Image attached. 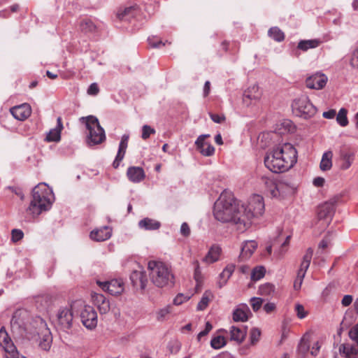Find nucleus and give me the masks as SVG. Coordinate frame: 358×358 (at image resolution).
I'll return each instance as SVG.
<instances>
[{
  "label": "nucleus",
  "mask_w": 358,
  "mask_h": 358,
  "mask_svg": "<svg viewBox=\"0 0 358 358\" xmlns=\"http://www.w3.org/2000/svg\"><path fill=\"white\" fill-rule=\"evenodd\" d=\"M241 203L230 191L224 190L215 201L213 208L215 218L222 223H231L241 232L245 231V220L242 218Z\"/></svg>",
  "instance_id": "nucleus-1"
},
{
  "label": "nucleus",
  "mask_w": 358,
  "mask_h": 358,
  "mask_svg": "<svg viewBox=\"0 0 358 358\" xmlns=\"http://www.w3.org/2000/svg\"><path fill=\"white\" fill-rule=\"evenodd\" d=\"M266 167L273 173H282L297 162V151L291 143L279 144L270 149L264 157Z\"/></svg>",
  "instance_id": "nucleus-2"
},
{
  "label": "nucleus",
  "mask_w": 358,
  "mask_h": 358,
  "mask_svg": "<svg viewBox=\"0 0 358 358\" xmlns=\"http://www.w3.org/2000/svg\"><path fill=\"white\" fill-rule=\"evenodd\" d=\"M52 197V192L45 183L36 185L32 190V200L29 210L34 216H38L50 208Z\"/></svg>",
  "instance_id": "nucleus-3"
},
{
  "label": "nucleus",
  "mask_w": 358,
  "mask_h": 358,
  "mask_svg": "<svg viewBox=\"0 0 358 358\" xmlns=\"http://www.w3.org/2000/svg\"><path fill=\"white\" fill-rule=\"evenodd\" d=\"M151 282L158 287L173 284L174 276L170 267L161 261H150L148 264Z\"/></svg>",
  "instance_id": "nucleus-4"
},
{
  "label": "nucleus",
  "mask_w": 358,
  "mask_h": 358,
  "mask_svg": "<svg viewBox=\"0 0 358 358\" xmlns=\"http://www.w3.org/2000/svg\"><path fill=\"white\" fill-rule=\"evenodd\" d=\"M243 209L242 218L245 220V231L248 229L252 223V219L262 216L265 210L264 199L259 194L252 195L247 206L241 203Z\"/></svg>",
  "instance_id": "nucleus-5"
},
{
  "label": "nucleus",
  "mask_w": 358,
  "mask_h": 358,
  "mask_svg": "<svg viewBox=\"0 0 358 358\" xmlns=\"http://www.w3.org/2000/svg\"><path fill=\"white\" fill-rule=\"evenodd\" d=\"M291 106L293 114L304 120L313 117L317 113V108L306 95L294 99Z\"/></svg>",
  "instance_id": "nucleus-6"
},
{
  "label": "nucleus",
  "mask_w": 358,
  "mask_h": 358,
  "mask_svg": "<svg viewBox=\"0 0 358 358\" xmlns=\"http://www.w3.org/2000/svg\"><path fill=\"white\" fill-rule=\"evenodd\" d=\"M86 127L89 130L87 143L90 145L100 144L106 139L105 131L96 117H86Z\"/></svg>",
  "instance_id": "nucleus-7"
},
{
  "label": "nucleus",
  "mask_w": 358,
  "mask_h": 358,
  "mask_svg": "<svg viewBox=\"0 0 358 358\" xmlns=\"http://www.w3.org/2000/svg\"><path fill=\"white\" fill-rule=\"evenodd\" d=\"M73 312L71 307H62L57 314V325L63 331H67L72 327Z\"/></svg>",
  "instance_id": "nucleus-8"
},
{
  "label": "nucleus",
  "mask_w": 358,
  "mask_h": 358,
  "mask_svg": "<svg viewBox=\"0 0 358 358\" xmlns=\"http://www.w3.org/2000/svg\"><path fill=\"white\" fill-rule=\"evenodd\" d=\"M80 318L83 324L88 329H93L97 325V313L92 306H84L80 313Z\"/></svg>",
  "instance_id": "nucleus-9"
},
{
  "label": "nucleus",
  "mask_w": 358,
  "mask_h": 358,
  "mask_svg": "<svg viewBox=\"0 0 358 358\" xmlns=\"http://www.w3.org/2000/svg\"><path fill=\"white\" fill-rule=\"evenodd\" d=\"M96 284L104 291L111 295L120 294L124 291V283L120 279H113L110 281H96Z\"/></svg>",
  "instance_id": "nucleus-10"
},
{
  "label": "nucleus",
  "mask_w": 358,
  "mask_h": 358,
  "mask_svg": "<svg viewBox=\"0 0 358 358\" xmlns=\"http://www.w3.org/2000/svg\"><path fill=\"white\" fill-rule=\"evenodd\" d=\"M334 212L335 206L334 202H325L318 206L317 217L320 220H324V227L330 223Z\"/></svg>",
  "instance_id": "nucleus-11"
},
{
  "label": "nucleus",
  "mask_w": 358,
  "mask_h": 358,
  "mask_svg": "<svg viewBox=\"0 0 358 358\" xmlns=\"http://www.w3.org/2000/svg\"><path fill=\"white\" fill-rule=\"evenodd\" d=\"M38 334L39 347L43 350H49L52 345V336L50 329L47 327V324L43 320H41V331Z\"/></svg>",
  "instance_id": "nucleus-12"
},
{
  "label": "nucleus",
  "mask_w": 358,
  "mask_h": 358,
  "mask_svg": "<svg viewBox=\"0 0 358 358\" xmlns=\"http://www.w3.org/2000/svg\"><path fill=\"white\" fill-rule=\"evenodd\" d=\"M130 280L133 287L136 289L143 290L145 289L148 280L146 272L141 267L134 270L130 274Z\"/></svg>",
  "instance_id": "nucleus-13"
},
{
  "label": "nucleus",
  "mask_w": 358,
  "mask_h": 358,
  "mask_svg": "<svg viewBox=\"0 0 358 358\" xmlns=\"http://www.w3.org/2000/svg\"><path fill=\"white\" fill-rule=\"evenodd\" d=\"M328 80L327 76L320 72H317L306 80V85L308 88L313 90H322L323 89Z\"/></svg>",
  "instance_id": "nucleus-14"
},
{
  "label": "nucleus",
  "mask_w": 358,
  "mask_h": 358,
  "mask_svg": "<svg viewBox=\"0 0 358 358\" xmlns=\"http://www.w3.org/2000/svg\"><path fill=\"white\" fill-rule=\"evenodd\" d=\"M138 13L139 9L137 6L120 7L116 13V18L120 21L130 22Z\"/></svg>",
  "instance_id": "nucleus-15"
},
{
  "label": "nucleus",
  "mask_w": 358,
  "mask_h": 358,
  "mask_svg": "<svg viewBox=\"0 0 358 358\" xmlns=\"http://www.w3.org/2000/svg\"><path fill=\"white\" fill-rule=\"evenodd\" d=\"M355 154L350 150L343 149L340 151L338 164L341 170H348L352 164Z\"/></svg>",
  "instance_id": "nucleus-16"
},
{
  "label": "nucleus",
  "mask_w": 358,
  "mask_h": 358,
  "mask_svg": "<svg viewBox=\"0 0 358 358\" xmlns=\"http://www.w3.org/2000/svg\"><path fill=\"white\" fill-rule=\"evenodd\" d=\"M10 111L15 119L23 121L31 115V108L29 104L25 103L12 107Z\"/></svg>",
  "instance_id": "nucleus-17"
},
{
  "label": "nucleus",
  "mask_w": 358,
  "mask_h": 358,
  "mask_svg": "<svg viewBox=\"0 0 358 358\" xmlns=\"http://www.w3.org/2000/svg\"><path fill=\"white\" fill-rule=\"evenodd\" d=\"M262 96V92L259 90V87L253 85L249 87L243 93V101L247 105L249 106L252 101H257L260 99Z\"/></svg>",
  "instance_id": "nucleus-18"
},
{
  "label": "nucleus",
  "mask_w": 358,
  "mask_h": 358,
  "mask_svg": "<svg viewBox=\"0 0 358 358\" xmlns=\"http://www.w3.org/2000/svg\"><path fill=\"white\" fill-rule=\"evenodd\" d=\"M94 304L97 307L100 314H106L110 310V302L102 294L94 293L92 295Z\"/></svg>",
  "instance_id": "nucleus-19"
},
{
  "label": "nucleus",
  "mask_w": 358,
  "mask_h": 358,
  "mask_svg": "<svg viewBox=\"0 0 358 358\" xmlns=\"http://www.w3.org/2000/svg\"><path fill=\"white\" fill-rule=\"evenodd\" d=\"M0 346L4 350L5 355L13 353L17 350L4 327L0 329Z\"/></svg>",
  "instance_id": "nucleus-20"
},
{
  "label": "nucleus",
  "mask_w": 358,
  "mask_h": 358,
  "mask_svg": "<svg viewBox=\"0 0 358 358\" xmlns=\"http://www.w3.org/2000/svg\"><path fill=\"white\" fill-rule=\"evenodd\" d=\"M127 176L130 181L134 183L141 182L145 178L143 168L139 166H130L127 171Z\"/></svg>",
  "instance_id": "nucleus-21"
},
{
  "label": "nucleus",
  "mask_w": 358,
  "mask_h": 358,
  "mask_svg": "<svg viewBox=\"0 0 358 358\" xmlns=\"http://www.w3.org/2000/svg\"><path fill=\"white\" fill-rule=\"evenodd\" d=\"M257 248V243L255 241H246L242 245L241 252L238 257L239 261H244L248 259L253 254L256 248Z\"/></svg>",
  "instance_id": "nucleus-22"
},
{
  "label": "nucleus",
  "mask_w": 358,
  "mask_h": 358,
  "mask_svg": "<svg viewBox=\"0 0 358 358\" xmlns=\"http://www.w3.org/2000/svg\"><path fill=\"white\" fill-rule=\"evenodd\" d=\"M251 315L250 310L246 304H240L233 312V320L235 322H245Z\"/></svg>",
  "instance_id": "nucleus-23"
},
{
  "label": "nucleus",
  "mask_w": 358,
  "mask_h": 358,
  "mask_svg": "<svg viewBox=\"0 0 358 358\" xmlns=\"http://www.w3.org/2000/svg\"><path fill=\"white\" fill-rule=\"evenodd\" d=\"M111 229L108 227H103L91 231L90 238L96 241H104L111 236Z\"/></svg>",
  "instance_id": "nucleus-24"
},
{
  "label": "nucleus",
  "mask_w": 358,
  "mask_h": 358,
  "mask_svg": "<svg viewBox=\"0 0 358 358\" xmlns=\"http://www.w3.org/2000/svg\"><path fill=\"white\" fill-rule=\"evenodd\" d=\"M338 351L345 358H357L358 345H352L350 343H343L339 346Z\"/></svg>",
  "instance_id": "nucleus-25"
},
{
  "label": "nucleus",
  "mask_w": 358,
  "mask_h": 358,
  "mask_svg": "<svg viewBox=\"0 0 358 358\" xmlns=\"http://www.w3.org/2000/svg\"><path fill=\"white\" fill-rule=\"evenodd\" d=\"M63 129V124L61 117L57 119V127L51 129L46 136L45 140L48 142H57L61 139V131Z\"/></svg>",
  "instance_id": "nucleus-26"
},
{
  "label": "nucleus",
  "mask_w": 358,
  "mask_h": 358,
  "mask_svg": "<svg viewBox=\"0 0 358 358\" xmlns=\"http://www.w3.org/2000/svg\"><path fill=\"white\" fill-rule=\"evenodd\" d=\"M231 340L241 343L247 334V327L244 326H232L230 329Z\"/></svg>",
  "instance_id": "nucleus-27"
},
{
  "label": "nucleus",
  "mask_w": 358,
  "mask_h": 358,
  "mask_svg": "<svg viewBox=\"0 0 358 358\" xmlns=\"http://www.w3.org/2000/svg\"><path fill=\"white\" fill-rule=\"evenodd\" d=\"M220 253L221 248L218 245H213L203 259V262L208 264H213L219 259Z\"/></svg>",
  "instance_id": "nucleus-28"
},
{
  "label": "nucleus",
  "mask_w": 358,
  "mask_h": 358,
  "mask_svg": "<svg viewBox=\"0 0 358 358\" xmlns=\"http://www.w3.org/2000/svg\"><path fill=\"white\" fill-rule=\"evenodd\" d=\"M138 227L144 230H157L161 227V223L156 220L145 217L138 222Z\"/></svg>",
  "instance_id": "nucleus-29"
},
{
  "label": "nucleus",
  "mask_w": 358,
  "mask_h": 358,
  "mask_svg": "<svg viewBox=\"0 0 358 358\" xmlns=\"http://www.w3.org/2000/svg\"><path fill=\"white\" fill-rule=\"evenodd\" d=\"M290 236H287L285 238V240L280 244V246L278 249H276V244L278 243V241H274V242L272 243V245H268L266 248L267 252L271 254L272 252L273 248H275V252L278 253L279 256H282L287 250V247L289 243Z\"/></svg>",
  "instance_id": "nucleus-30"
},
{
  "label": "nucleus",
  "mask_w": 358,
  "mask_h": 358,
  "mask_svg": "<svg viewBox=\"0 0 358 358\" xmlns=\"http://www.w3.org/2000/svg\"><path fill=\"white\" fill-rule=\"evenodd\" d=\"M332 157L333 153L331 151L328 150L323 153L322 159L320 164V169L322 171H327L332 167Z\"/></svg>",
  "instance_id": "nucleus-31"
},
{
  "label": "nucleus",
  "mask_w": 358,
  "mask_h": 358,
  "mask_svg": "<svg viewBox=\"0 0 358 358\" xmlns=\"http://www.w3.org/2000/svg\"><path fill=\"white\" fill-rule=\"evenodd\" d=\"M262 182L265 185L270 194L273 197H278L279 196V189L276 183L271 178L266 176H262L261 178Z\"/></svg>",
  "instance_id": "nucleus-32"
},
{
  "label": "nucleus",
  "mask_w": 358,
  "mask_h": 358,
  "mask_svg": "<svg viewBox=\"0 0 358 358\" xmlns=\"http://www.w3.org/2000/svg\"><path fill=\"white\" fill-rule=\"evenodd\" d=\"M22 325L23 322L20 319V313L19 311L15 312L10 320V326L12 331L13 332L22 334L23 331Z\"/></svg>",
  "instance_id": "nucleus-33"
},
{
  "label": "nucleus",
  "mask_w": 358,
  "mask_h": 358,
  "mask_svg": "<svg viewBox=\"0 0 358 358\" xmlns=\"http://www.w3.org/2000/svg\"><path fill=\"white\" fill-rule=\"evenodd\" d=\"M80 29L85 34L95 32L97 29L96 25L89 18H85L80 22Z\"/></svg>",
  "instance_id": "nucleus-34"
},
{
  "label": "nucleus",
  "mask_w": 358,
  "mask_h": 358,
  "mask_svg": "<svg viewBox=\"0 0 358 358\" xmlns=\"http://www.w3.org/2000/svg\"><path fill=\"white\" fill-rule=\"evenodd\" d=\"M235 269V266L234 264L227 265L222 272L220 274V278L223 280V282H219L220 287H222L224 285L226 284L227 280L229 279L232 273H234Z\"/></svg>",
  "instance_id": "nucleus-35"
},
{
  "label": "nucleus",
  "mask_w": 358,
  "mask_h": 358,
  "mask_svg": "<svg viewBox=\"0 0 358 358\" xmlns=\"http://www.w3.org/2000/svg\"><path fill=\"white\" fill-rule=\"evenodd\" d=\"M268 36L276 42H281L285 38L284 33L277 27H271L268 31Z\"/></svg>",
  "instance_id": "nucleus-36"
},
{
  "label": "nucleus",
  "mask_w": 358,
  "mask_h": 358,
  "mask_svg": "<svg viewBox=\"0 0 358 358\" xmlns=\"http://www.w3.org/2000/svg\"><path fill=\"white\" fill-rule=\"evenodd\" d=\"M212 296L213 294L210 291H206L203 294L200 301L198 303L196 309L198 310H205L208 305V303L210 300V297Z\"/></svg>",
  "instance_id": "nucleus-37"
},
{
  "label": "nucleus",
  "mask_w": 358,
  "mask_h": 358,
  "mask_svg": "<svg viewBox=\"0 0 358 358\" xmlns=\"http://www.w3.org/2000/svg\"><path fill=\"white\" fill-rule=\"evenodd\" d=\"M348 110L342 108L339 110L336 115V121L341 127H345L348 124V120L347 117Z\"/></svg>",
  "instance_id": "nucleus-38"
},
{
  "label": "nucleus",
  "mask_w": 358,
  "mask_h": 358,
  "mask_svg": "<svg viewBox=\"0 0 358 358\" xmlns=\"http://www.w3.org/2000/svg\"><path fill=\"white\" fill-rule=\"evenodd\" d=\"M266 270L263 266H256L251 272L250 278L253 281H257L262 278L265 275Z\"/></svg>",
  "instance_id": "nucleus-39"
},
{
  "label": "nucleus",
  "mask_w": 358,
  "mask_h": 358,
  "mask_svg": "<svg viewBox=\"0 0 358 358\" xmlns=\"http://www.w3.org/2000/svg\"><path fill=\"white\" fill-rule=\"evenodd\" d=\"M227 344L224 336H217L210 341V346L215 350H218L224 347Z\"/></svg>",
  "instance_id": "nucleus-40"
},
{
  "label": "nucleus",
  "mask_w": 358,
  "mask_h": 358,
  "mask_svg": "<svg viewBox=\"0 0 358 358\" xmlns=\"http://www.w3.org/2000/svg\"><path fill=\"white\" fill-rule=\"evenodd\" d=\"M275 291V286L271 283H265L262 285L259 288V292L262 295L268 296L273 293Z\"/></svg>",
  "instance_id": "nucleus-41"
},
{
  "label": "nucleus",
  "mask_w": 358,
  "mask_h": 358,
  "mask_svg": "<svg viewBox=\"0 0 358 358\" xmlns=\"http://www.w3.org/2000/svg\"><path fill=\"white\" fill-rule=\"evenodd\" d=\"M129 134H124L122 138L121 141L119 144V148L117 151V154H120L122 155H125L126 150L128 146V141H129Z\"/></svg>",
  "instance_id": "nucleus-42"
},
{
  "label": "nucleus",
  "mask_w": 358,
  "mask_h": 358,
  "mask_svg": "<svg viewBox=\"0 0 358 358\" xmlns=\"http://www.w3.org/2000/svg\"><path fill=\"white\" fill-rule=\"evenodd\" d=\"M261 332L257 328H252L250 333V340L252 345L256 344L260 338Z\"/></svg>",
  "instance_id": "nucleus-43"
},
{
  "label": "nucleus",
  "mask_w": 358,
  "mask_h": 358,
  "mask_svg": "<svg viewBox=\"0 0 358 358\" xmlns=\"http://www.w3.org/2000/svg\"><path fill=\"white\" fill-rule=\"evenodd\" d=\"M209 134H202L200 135L197 139L195 141V145L196 147V149L199 151L203 148L206 147L208 142H206L205 140L206 138L209 137Z\"/></svg>",
  "instance_id": "nucleus-44"
},
{
  "label": "nucleus",
  "mask_w": 358,
  "mask_h": 358,
  "mask_svg": "<svg viewBox=\"0 0 358 358\" xmlns=\"http://www.w3.org/2000/svg\"><path fill=\"white\" fill-rule=\"evenodd\" d=\"M155 132V129L152 128L150 126L147 124L143 125L142 127L141 138L144 140H146L150 136L151 134H154Z\"/></svg>",
  "instance_id": "nucleus-45"
},
{
  "label": "nucleus",
  "mask_w": 358,
  "mask_h": 358,
  "mask_svg": "<svg viewBox=\"0 0 358 358\" xmlns=\"http://www.w3.org/2000/svg\"><path fill=\"white\" fill-rule=\"evenodd\" d=\"M263 300L259 297H252L250 299L252 308L255 312L258 311L262 306Z\"/></svg>",
  "instance_id": "nucleus-46"
},
{
  "label": "nucleus",
  "mask_w": 358,
  "mask_h": 358,
  "mask_svg": "<svg viewBox=\"0 0 358 358\" xmlns=\"http://www.w3.org/2000/svg\"><path fill=\"white\" fill-rule=\"evenodd\" d=\"M148 45H166V43H168V41H163L160 38H159L157 36H149L148 38ZM169 43L170 44L171 42H169Z\"/></svg>",
  "instance_id": "nucleus-47"
},
{
  "label": "nucleus",
  "mask_w": 358,
  "mask_h": 358,
  "mask_svg": "<svg viewBox=\"0 0 358 358\" xmlns=\"http://www.w3.org/2000/svg\"><path fill=\"white\" fill-rule=\"evenodd\" d=\"M199 152L203 155V156H211L215 152V148L214 147L209 143H208L206 145V147L203 148L201 150H199Z\"/></svg>",
  "instance_id": "nucleus-48"
},
{
  "label": "nucleus",
  "mask_w": 358,
  "mask_h": 358,
  "mask_svg": "<svg viewBox=\"0 0 358 358\" xmlns=\"http://www.w3.org/2000/svg\"><path fill=\"white\" fill-rule=\"evenodd\" d=\"M295 311L296 313V315L299 319H303L306 317L308 313L305 310L303 306L301 304H296L295 306Z\"/></svg>",
  "instance_id": "nucleus-49"
},
{
  "label": "nucleus",
  "mask_w": 358,
  "mask_h": 358,
  "mask_svg": "<svg viewBox=\"0 0 358 358\" xmlns=\"http://www.w3.org/2000/svg\"><path fill=\"white\" fill-rule=\"evenodd\" d=\"M349 337L358 345V323L349 331Z\"/></svg>",
  "instance_id": "nucleus-50"
},
{
  "label": "nucleus",
  "mask_w": 358,
  "mask_h": 358,
  "mask_svg": "<svg viewBox=\"0 0 358 358\" xmlns=\"http://www.w3.org/2000/svg\"><path fill=\"white\" fill-rule=\"evenodd\" d=\"M195 268H194V278L195 280L196 281L197 284L200 283L202 280V275L201 272L199 268V264L198 261L194 262Z\"/></svg>",
  "instance_id": "nucleus-51"
},
{
  "label": "nucleus",
  "mask_w": 358,
  "mask_h": 358,
  "mask_svg": "<svg viewBox=\"0 0 358 358\" xmlns=\"http://www.w3.org/2000/svg\"><path fill=\"white\" fill-rule=\"evenodd\" d=\"M11 235H12V241L13 242H17L23 238L24 233L20 229H14L11 231Z\"/></svg>",
  "instance_id": "nucleus-52"
},
{
  "label": "nucleus",
  "mask_w": 358,
  "mask_h": 358,
  "mask_svg": "<svg viewBox=\"0 0 358 358\" xmlns=\"http://www.w3.org/2000/svg\"><path fill=\"white\" fill-rule=\"evenodd\" d=\"M170 308H171L170 306H166V307H164V308L160 309L157 313V320H163L166 317V315L169 314Z\"/></svg>",
  "instance_id": "nucleus-53"
},
{
  "label": "nucleus",
  "mask_w": 358,
  "mask_h": 358,
  "mask_svg": "<svg viewBox=\"0 0 358 358\" xmlns=\"http://www.w3.org/2000/svg\"><path fill=\"white\" fill-rule=\"evenodd\" d=\"M316 46H296L292 50V55L295 57H299L301 52H306L309 48H315Z\"/></svg>",
  "instance_id": "nucleus-54"
},
{
  "label": "nucleus",
  "mask_w": 358,
  "mask_h": 358,
  "mask_svg": "<svg viewBox=\"0 0 358 358\" xmlns=\"http://www.w3.org/2000/svg\"><path fill=\"white\" fill-rule=\"evenodd\" d=\"M210 119L215 123H222L225 120V116L223 114L209 113Z\"/></svg>",
  "instance_id": "nucleus-55"
},
{
  "label": "nucleus",
  "mask_w": 358,
  "mask_h": 358,
  "mask_svg": "<svg viewBox=\"0 0 358 358\" xmlns=\"http://www.w3.org/2000/svg\"><path fill=\"white\" fill-rule=\"evenodd\" d=\"M190 298L188 295H184L183 294H178L173 299V303L175 305H180L184 301H187Z\"/></svg>",
  "instance_id": "nucleus-56"
},
{
  "label": "nucleus",
  "mask_w": 358,
  "mask_h": 358,
  "mask_svg": "<svg viewBox=\"0 0 358 358\" xmlns=\"http://www.w3.org/2000/svg\"><path fill=\"white\" fill-rule=\"evenodd\" d=\"M324 42H327V41H322L320 39L301 40L297 45H319L320 43Z\"/></svg>",
  "instance_id": "nucleus-57"
},
{
  "label": "nucleus",
  "mask_w": 358,
  "mask_h": 358,
  "mask_svg": "<svg viewBox=\"0 0 358 358\" xmlns=\"http://www.w3.org/2000/svg\"><path fill=\"white\" fill-rule=\"evenodd\" d=\"M99 92V88L96 83H92L88 89H87V94L92 96H96Z\"/></svg>",
  "instance_id": "nucleus-58"
},
{
  "label": "nucleus",
  "mask_w": 358,
  "mask_h": 358,
  "mask_svg": "<svg viewBox=\"0 0 358 358\" xmlns=\"http://www.w3.org/2000/svg\"><path fill=\"white\" fill-rule=\"evenodd\" d=\"M350 64L353 68L358 69V47L352 52Z\"/></svg>",
  "instance_id": "nucleus-59"
},
{
  "label": "nucleus",
  "mask_w": 358,
  "mask_h": 358,
  "mask_svg": "<svg viewBox=\"0 0 358 358\" xmlns=\"http://www.w3.org/2000/svg\"><path fill=\"white\" fill-rule=\"evenodd\" d=\"M313 250L309 248L306 252V254L303 257L302 262L303 263L308 264L310 265L312 257H313Z\"/></svg>",
  "instance_id": "nucleus-60"
},
{
  "label": "nucleus",
  "mask_w": 358,
  "mask_h": 358,
  "mask_svg": "<svg viewBox=\"0 0 358 358\" xmlns=\"http://www.w3.org/2000/svg\"><path fill=\"white\" fill-rule=\"evenodd\" d=\"M180 233L184 236H188L190 234V229L186 222H183L180 227Z\"/></svg>",
  "instance_id": "nucleus-61"
},
{
  "label": "nucleus",
  "mask_w": 358,
  "mask_h": 358,
  "mask_svg": "<svg viewBox=\"0 0 358 358\" xmlns=\"http://www.w3.org/2000/svg\"><path fill=\"white\" fill-rule=\"evenodd\" d=\"M309 264H305V263H303L301 262V266H300V268L298 271V275H300V277H302V278H304L305 277V275H306V271L308 270V268H309Z\"/></svg>",
  "instance_id": "nucleus-62"
},
{
  "label": "nucleus",
  "mask_w": 358,
  "mask_h": 358,
  "mask_svg": "<svg viewBox=\"0 0 358 358\" xmlns=\"http://www.w3.org/2000/svg\"><path fill=\"white\" fill-rule=\"evenodd\" d=\"M353 297L352 295H345L341 301V303L343 306H348L352 303Z\"/></svg>",
  "instance_id": "nucleus-63"
},
{
  "label": "nucleus",
  "mask_w": 358,
  "mask_h": 358,
  "mask_svg": "<svg viewBox=\"0 0 358 358\" xmlns=\"http://www.w3.org/2000/svg\"><path fill=\"white\" fill-rule=\"evenodd\" d=\"M324 178L322 177H317L314 178L313 183L315 187H322L324 184Z\"/></svg>",
  "instance_id": "nucleus-64"
}]
</instances>
